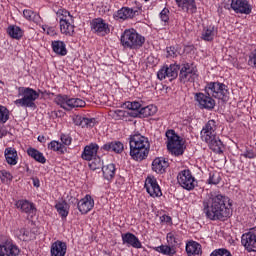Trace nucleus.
<instances>
[{
	"instance_id": "nucleus-1",
	"label": "nucleus",
	"mask_w": 256,
	"mask_h": 256,
	"mask_svg": "<svg viewBox=\"0 0 256 256\" xmlns=\"http://www.w3.org/2000/svg\"><path fill=\"white\" fill-rule=\"evenodd\" d=\"M203 211L210 221H223L232 215L229 198L221 194L211 195L203 201Z\"/></svg>"
},
{
	"instance_id": "nucleus-2",
	"label": "nucleus",
	"mask_w": 256,
	"mask_h": 256,
	"mask_svg": "<svg viewBox=\"0 0 256 256\" xmlns=\"http://www.w3.org/2000/svg\"><path fill=\"white\" fill-rule=\"evenodd\" d=\"M130 157L134 161H143L147 159L149 155V149H151V144H149V139L141 134H135L130 136Z\"/></svg>"
},
{
	"instance_id": "nucleus-3",
	"label": "nucleus",
	"mask_w": 256,
	"mask_h": 256,
	"mask_svg": "<svg viewBox=\"0 0 256 256\" xmlns=\"http://www.w3.org/2000/svg\"><path fill=\"white\" fill-rule=\"evenodd\" d=\"M18 97H22L14 101L17 107H26L30 109H35V101L39 97V93L32 88L19 87L18 88Z\"/></svg>"
},
{
	"instance_id": "nucleus-4",
	"label": "nucleus",
	"mask_w": 256,
	"mask_h": 256,
	"mask_svg": "<svg viewBox=\"0 0 256 256\" xmlns=\"http://www.w3.org/2000/svg\"><path fill=\"white\" fill-rule=\"evenodd\" d=\"M120 41L125 49H141L145 45V38L134 29L125 30Z\"/></svg>"
},
{
	"instance_id": "nucleus-5",
	"label": "nucleus",
	"mask_w": 256,
	"mask_h": 256,
	"mask_svg": "<svg viewBox=\"0 0 256 256\" xmlns=\"http://www.w3.org/2000/svg\"><path fill=\"white\" fill-rule=\"evenodd\" d=\"M205 92L207 95H212L214 99H219L224 103L229 99V90L227 89V85L221 82H210L205 87Z\"/></svg>"
},
{
	"instance_id": "nucleus-6",
	"label": "nucleus",
	"mask_w": 256,
	"mask_h": 256,
	"mask_svg": "<svg viewBox=\"0 0 256 256\" xmlns=\"http://www.w3.org/2000/svg\"><path fill=\"white\" fill-rule=\"evenodd\" d=\"M167 137V149L175 157H179V155H183V140L181 137L175 133V130H168L166 131Z\"/></svg>"
},
{
	"instance_id": "nucleus-7",
	"label": "nucleus",
	"mask_w": 256,
	"mask_h": 256,
	"mask_svg": "<svg viewBox=\"0 0 256 256\" xmlns=\"http://www.w3.org/2000/svg\"><path fill=\"white\" fill-rule=\"evenodd\" d=\"M177 181L183 189H186V191H193L197 185V181L195 180V177H193L191 170L180 171L177 175Z\"/></svg>"
},
{
	"instance_id": "nucleus-8",
	"label": "nucleus",
	"mask_w": 256,
	"mask_h": 256,
	"mask_svg": "<svg viewBox=\"0 0 256 256\" xmlns=\"http://www.w3.org/2000/svg\"><path fill=\"white\" fill-rule=\"evenodd\" d=\"M199 77L197 70L191 67L189 64H184L181 66L179 73V80L181 83H195V80Z\"/></svg>"
},
{
	"instance_id": "nucleus-9",
	"label": "nucleus",
	"mask_w": 256,
	"mask_h": 256,
	"mask_svg": "<svg viewBox=\"0 0 256 256\" xmlns=\"http://www.w3.org/2000/svg\"><path fill=\"white\" fill-rule=\"evenodd\" d=\"M179 75V65L171 64L169 67H163L157 73L158 79L163 81V79H169V81H173V79H177Z\"/></svg>"
},
{
	"instance_id": "nucleus-10",
	"label": "nucleus",
	"mask_w": 256,
	"mask_h": 256,
	"mask_svg": "<svg viewBox=\"0 0 256 256\" xmlns=\"http://www.w3.org/2000/svg\"><path fill=\"white\" fill-rule=\"evenodd\" d=\"M139 9L141 8L122 7L114 13L113 17L116 21H127V19H133V17L139 15Z\"/></svg>"
},
{
	"instance_id": "nucleus-11",
	"label": "nucleus",
	"mask_w": 256,
	"mask_h": 256,
	"mask_svg": "<svg viewBox=\"0 0 256 256\" xmlns=\"http://www.w3.org/2000/svg\"><path fill=\"white\" fill-rule=\"evenodd\" d=\"M241 243L249 253L256 251V232L255 228L251 229L249 232L245 233L241 237Z\"/></svg>"
},
{
	"instance_id": "nucleus-12",
	"label": "nucleus",
	"mask_w": 256,
	"mask_h": 256,
	"mask_svg": "<svg viewBox=\"0 0 256 256\" xmlns=\"http://www.w3.org/2000/svg\"><path fill=\"white\" fill-rule=\"evenodd\" d=\"M195 100L197 101L200 109H207L208 111L215 109V100L212 99V95L196 93Z\"/></svg>"
},
{
	"instance_id": "nucleus-13",
	"label": "nucleus",
	"mask_w": 256,
	"mask_h": 256,
	"mask_svg": "<svg viewBox=\"0 0 256 256\" xmlns=\"http://www.w3.org/2000/svg\"><path fill=\"white\" fill-rule=\"evenodd\" d=\"M231 9L241 15H251L252 7L247 0H232Z\"/></svg>"
},
{
	"instance_id": "nucleus-14",
	"label": "nucleus",
	"mask_w": 256,
	"mask_h": 256,
	"mask_svg": "<svg viewBox=\"0 0 256 256\" xmlns=\"http://www.w3.org/2000/svg\"><path fill=\"white\" fill-rule=\"evenodd\" d=\"M147 193L150 194V197H161L163 193L161 192V187L157 183V179L154 177H148L144 185Z\"/></svg>"
},
{
	"instance_id": "nucleus-15",
	"label": "nucleus",
	"mask_w": 256,
	"mask_h": 256,
	"mask_svg": "<svg viewBox=\"0 0 256 256\" xmlns=\"http://www.w3.org/2000/svg\"><path fill=\"white\" fill-rule=\"evenodd\" d=\"M91 25L93 31L101 37H105V35H108V33L111 31L109 29V24L105 23V20L101 18L92 20Z\"/></svg>"
},
{
	"instance_id": "nucleus-16",
	"label": "nucleus",
	"mask_w": 256,
	"mask_h": 256,
	"mask_svg": "<svg viewBox=\"0 0 256 256\" xmlns=\"http://www.w3.org/2000/svg\"><path fill=\"white\" fill-rule=\"evenodd\" d=\"M122 243L123 245H127V247H133L134 249H141L143 247L141 241H139V238H137V236L131 232L122 234Z\"/></svg>"
},
{
	"instance_id": "nucleus-17",
	"label": "nucleus",
	"mask_w": 256,
	"mask_h": 256,
	"mask_svg": "<svg viewBox=\"0 0 256 256\" xmlns=\"http://www.w3.org/2000/svg\"><path fill=\"white\" fill-rule=\"evenodd\" d=\"M78 210L82 215H85L95 207V201L91 198V195H86L77 204Z\"/></svg>"
},
{
	"instance_id": "nucleus-18",
	"label": "nucleus",
	"mask_w": 256,
	"mask_h": 256,
	"mask_svg": "<svg viewBox=\"0 0 256 256\" xmlns=\"http://www.w3.org/2000/svg\"><path fill=\"white\" fill-rule=\"evenodd\" d=\"M60 32L62 35H66L67 37H73L75 35V19L72 20H62L59 22Z\"/></svg>"
},
{
	"instance_id": "nucleus-19",
	"label": "nucleus",
	"mask_w": 256,
	"mask_h": 256,
	"mask_svg": "<svg viewBox=\"0 0 256 256\" xmlns=\"http://www.w3.org/2000/svg\"><path fill=\"white\" fill-rule=\"evenodd\" d=\"M178 7L182 9L185 13H197V4L195 0H175Z\"/></svg>"
},
{
	"instance_id": "nucleus-20",
	"label": "nucleus",
	"mask_w": 256,
	"mask_h": 256,
	"mask_svg": "<svg viewBox=\"0 0 256 256\" xmlns=\"http://www.w3.org/2000/svg\"><path fill=\"white\" fill-rule=\"evenodd\" d=\"M97 151H99V146L97 144L91 143L85 146L81 157L84 159V161H91L93 157L97 155Z\"/></svg>"
},
{
	"instance_id": "nucleus-21",
	"label": "nucleus",
	"mask_w": 256,
	"mask_h": 256,
	"mask_svg": "<svg viewBox=\"0 0 256 256\" xmlns=\"http://www.w3.org/2000/svg\"><path fill=\"white\" fill-rule=\"evenodd\" d=\"M167 167H169V162L165 158H156L152 162V170L160 175L165 173Z\"/></svg>"
},
{
	"instance_id": "nucleus-22",
	"label": "nucleus",
	"mask_w": 256,
	"mask_h": 256,
	"mask_svg": "<svg viewBox=\"0 0 256 256\" xmlns=\"http://www.w3.org/2000/svg\"><path fill=\"white\" fill-rule=\"evenodd\" d=\"M73 123L76 124L78 127L89 128V127H95V123H97V120L95 118H85L83 116H75L73 118Z\"/></svg>"
},
{
	"instance_id": "nucleus-23",
	"label": "nucleus",
	"mask_w": 256,
	"mask_h": 256,
	"mask_svg": "<svg viewBox=\"0 0 256 256\" xmlns=\"http://www.w3.org/2000/svg\"><path fill=\"white\" fill-rule=\"evenodd\" d=\"M15 205L17 209H20L22 213H27V215H34L35 211H37L33 203L27 200H18Z\"/></svg>"
},
{
	"instance_id": "nucleus-24",
	"label": "nucleus",
	"mask_w": 256,
	"mask_h": 256,
	"mask_svg": "<svg viewBox=\"0 0 256 256\" xmlns=\"http://www.w3.org/2000/svg\"><path fill=\"white\" fill-rule=\"evenodd\" d=\"M155 113H157V107L153 105H148L140 108V111L132 114V117H139L140 119H143L145 117H152V115H155Z\"/></svg>"
},
{
	"instance_id": "nucleus-25",
	"label": "nucleus",
	"mask_w": 256,
	"mask_h": 256,
	"mask_svg": "<svg viewBox=\"0 0 256 256\" xmlns=\"http://www.w3.org/2000/svg\"><path fill=\"white\" fill-rule=\"evenodd\" d=\"M67 253V243L62 241H56L51 246L52 256H64Z\"/></svg>"
},
{
	"instance_id": "nucleus-26",
	"label": "nucleus",
	"mask_w": 256,
	"mask_h": 256,
	"mask_svg": "<svg viewBox=\"0 0 256 256\" xmlns=\"http://www.w3.org/2000/svg\"><path fill=\"white\" fill-rule=\"evenodd\" d=\"M186 253L188 256H200L202 253L201 244L190 241L186 244Z\"/></svg>"
},
{
	"instance_id": "nucleus-27",
	"label": "nucleus",
	"mask_w": 256,
	"mask_h": 256,
	"mask_svg": "<svg viewBox=\"0 0 256 256\" xmlns=\"http://www.w3.org/2000/svg\"><path fill=\"white\" fill-rule=\"evenodd\" d=\"M102 149L104 151H113L114 153H123V149H125V146L119 142H108L102 146Z\"/></svg>"
},
{
	"instance_id": "nucleus-28",
	"label": "nucleus",
	"mask_w": 256,
	"mask_h": 256,
	"mask_svg": "<svg viewBox=\"0 0 256 256\" xmlns=\"http://www.w3.org/2000/svg\"><path fill=\"white\" fill-rule=\"evenodd\" d=\"M52 49L56 55H60L61 57H65L67 55V47L65 42L61 40H56L52 42Z\"/></svg>"
},
{
	"instance_id": "nucleus-29",
	"label": "nucleus",
	"mask_w": 256,
	"mask_h": 256,
	"mask_svg": "<svg viewBox=\"0 0 256 256\" xmlns=\"http://www.w3.org/2000/svg\"><path fill=\"white\" fill-rule=\"evenodd\" d=\"M2 249H4L7 256H19V253H21L19 247L11 241H7L5 245L2 246Z\"/></svg>"
},
{
	"instance_id": "nucleus-30",
	"label": "nucleus",
	"mask_w": 256,
	"mask_h": 256,
	"mask_svg": "<svg viewBox=\"0 0 256 256\" xmlns=\"http://www.w3.org/2000/svg\"><path fill=\"white\" fill-rule=\"evenodd\" d=\"M216 35L217 30L215 29V26H207L204 27L202 31L201 39H203V41H213Z\"/></svg>"
},
{
	"instance_id": "nucleus-31",
	"label": "nucleus",
	"mask_w": 256,
	"mask_h": 256,
	"mask_svg": "<svg viewBox=\"0 0 256 256\" xmlns=\"http://www.w3.org/2000/svg\"><path fill=\"white\" fill-rule=\"evenodd\" d=\"M206 143L209 145L211 151H214V153H223V142H221L219 137L216 136Z\"/></svg>"
},
{
	"instance_id": "nucleus-32",
	"label": "nucleus",
	"mask_w": 256,
	"mask_h": 256,
	"mask_svg": "<svg viewBox=\"0 0 256 256\" xmlns=\"http://www.w3.org/2000/svg\"><path fill=\"white\" fill-rule=\"evenodd\" d=\"M27 153L30 157H32V159H34L38 163H42V164L47 163V159L45 158V156H43V153H41L39 150L35 148H29L27 150Z\"/></svg>"
},
{
	"instance_id": "nucleus-33",
	"label": "nucleus",
	"mask_w": 256,
	"mask_h": 256,
	"mask_svg": "<svg viewBox=\"0 0 256 256\" xmlns=\"http://www.w3.org/2000/svg\"><path fill=\"white\" fill-rule=\"evenodd\" d=\"M5 159L8 165H17V150L14 148H6Z\"/></svg>"
},
{
	"instance_id": "nucleus-34",
	"label": "nucleus",
	"mask_w": 256,
	"mask_h": 256,
	"mask_svg": "<svg viewBox=\"0 0 256 256\" xmlns=\"http://www.w3.org/2000/svg\"><path fill=\"white\" fill-rule=\"evenodd\" d=\"M102 173L104 179L107 181H111L113 177H115V164H108L106 166H103Z\"/></svg>"
},
{
	"instance_id": "nucleus-35",
	"label": "nucleus",
	"mask_w": 256,
	"mask_h": 256,
	"mask_svg": "<svg viewBox=\"0 0 256 256\" xmlns=\"http://www.w3.org/2000/svg\"><path fill=\"white\" fill-rule=\"evenodd\" d=\"M167 243L170 245V247H177V245H181V238H179V235L176 234V232H170L166 236Z\"/></svg>"
},
{
	"instance_id": "nucleus-36",
	"label": "nucleus",
	"mask_w": 256,
	"mask_h": 256,
	"mask_svg": "<svg viewBox=\"0 0 256 256\" xmlns=\"http://www.w3.org/2000/svg\"><path fill=\"white\" fill-rule=\"evenodd\" d=\"M7 33L12 39H21L23 37V30L19 26H9L7 28Z\"/></svg>"
},
{
	"instance_id": "nucleus-37",
	"label": "nucleus",
	"mask_w": 256,
	"mask_h": 256,
	"mask_svg": "<svg viewBox=\"0 0 256 256\" xmlns=\"http://www.w3.org/2000/svg\"><path fill=\"white\" fill-rule=\"evenodd\" d=\"M154 250H156L158 253H162V255H169V256H172V255H175V253H177L175 251V248L171 245H161V246H158V247H155Z\"/></svg>"
},
{
	"instance_id": "nucleus-38",
	"label": "nucleus",
	"mask_w": 256,
	"mask_h": 256,
	"mask_svg": "<svg viewBox=\"0 0 256 256\" xmlns=\"http://www.w3.org/2000/svg\"><path fill=\"white\" fill-rule=\"evenodd\" d=\"M57 17L59 18V23H62V21H70L73 18V15H71L70 11H67L65 9H59L56 12Z\"/></svg>"
},
{
	"instance_id": "nucleus-39",
	"label": "nucleus",
	"mask_w": 256,
	"mask_h": 256,
	"mask_svg": "<svg viewBox=\"0 0 256 256\" xmlns=\"http://www.w3.org/2000/svg\"><path fill=\"white\" fill-rule=\"evenodd\" d=\"M48 149H51L52 151H57L58 153H65L67 151V147H65L62 143L57 142L55 140L51 141L48 144Z\"/></svg>"
},
{
	"instance_id": "nucleus-40",
	"label": "nucleus",
	"mask_w": 256,
	"mask_h": 256,
	"mask_svg": "<svg viewBox=\"0 0 256 256\" xmlns=\"http://www.w3.org/2000/svg\"><path fill=\"white\" fill-rule=\"evenodd\" d=\"M69 101V97L61 95H58L55 99V103H57V105H60V107H62V109H65V111H69Z\"/></svg>"
},
{
	"instance_id": "nucleus-41",
	"label": "nucleus",
	"mask_w": 256,
	"mask_h": 256,
	"mask_svg": "<svg viewBox=\"0 0 256 256\" xmlns=\"http://www.w3.org/2000/svg\"><path fill=\"white\" fill-rule=\"evenodd\" d=\"M89 168L92 170V171H97V170H100L101 171L103 170V160H101V158L97 157V158H93L92 160H89Z\"/></svg>"
},
{
	"instance_id": "nucleus-42",
	"label": "nucleus",
	"mask_w": 256,
	"mask_h": 256,
	"mask_svg": "<svg viewBox=\"0 0 256 256\" xmlns=\"http://www.w3.org/2000/svg\"><path fill=\"white\" fill-rule=\"evenodd\" d=\"M75 107H85V101L79 98H70L68 101V111L75 109Z\"/></svg>"
},
{
	"instance_id": "nucleus-43",
	"label": "nucleus",
	"mask_w": 256,
	"mask_h": 256,
	"mask_svg": "<svg viewBox=\"0 0 256 256\" xmlns=\"http://www.w3.org/2000/svg\"><path fill=\"white\" fill-rule=\"evenodd\" d=\"M200 135L202 141H205V143H207L208 141H211V139H215V137H217V132H209L202 129Z\"/></svg>"
},
{
	"instance_id": "nucleus-44",
	"label": "nucleus",
	"mask_w": 256,
	"mask_h": 256,
	"mask_svg": "<svg viewBox=\"0 0 256 256\" xmlns=\"http://www.w3.org/2000/svg\"><path fill=\"white\" fill-rule=\"evenodd\" d=\"M204 131H209L211 133H217V121L209 120L204 127L202 128Z\"/></svg>"
},
{
	"instance_id": "nucleus-45",
	"label": "nucleus",
	"mask_w": 256,
	"mask_h": 256,
	"mask_svg": "<svg viewBox=\"0 0 256 256\" xmlns=\"http://www.w3.org/2000/svg\"><path fill=\"white\" fill-rule=\"evenodd\" d=\"M220 182H221V174H219V172H210L208 183L210 185H219Z\"/></svg>"
},
{
	"instance_id": "nucleus-46",
	"label": "nucleus",
	"mask_w": 256,
	"mask_h": 256,
	"mask_svg": "<svg viewBox=\"0 0 256 256\" xmlns=\"http://www.w3.org/2000/svg\"><path fill=\"white\" fill-rule=\"evenodd\" d=\"M127 109H129L130 115L133 116L137 111H141V103L139 102H128Z\"/></svg>"
},
{
	"instance_id": "nucleus-47",
	"label": "nucleus",
	"mask_w": 256,
	"mask_h": 256,
	"mask_svg": "<svg viewBox=\"0 0 256 256\" xmlns=\"http://www.w3.org/2000/svg\"><path fill=\"white\" fill-rule=\"evenodd\" d=\"M9 121V110L5 106H0V123Z\"/></svg>"
},
{
	"instance_id": "nucleus-48",
	"label": "nucleus",
	"mask_w": 256,
	"mask_h": 256,
	"mask_svg": "<svg viewBox=\"0 0 256 256\" xmlns=\"http://www.w3.org/2000/svg\"><path fill=\"white\" fill-rule=\"evenodd\" d=\"M67 204L65 203H57L55 205L57 212L59 213V215H61V217H67L69 215V211H67V208H65Z\"/></svg>"
},
{
	"instance_id": "nucleus-49",
	"label": "nucleus",
	"mask_w": 256,
	"mask_h": 256,
	"mask_svg": "<svg viewBox=\"0 0 256 256\" xmlns=\"http://www.w3.org/2000/svg\"><path fill=\"white\" fill-rule=\"evenodd\" d=\"M210 256H233L231 254V252L225 248H220V249H216L214 250Z\"/></svg>"
},
{
	"instance_id": "nucleus-50",
	"label": "nucleus",
	"mask_w": 256,
	"mask_h": 256,
	"mask_svg": "<svg viewBox=\"0 0 256 256\" xmlns=\"http://www.w3.org/2000/svg\"><path fill=\"white\" fill-rule=\"evenodd\" d=\"M18 237L21 241H28L29 239V230L22 228L19 230Z\"/></svg>"
},
{
	"instance_id": "nucleus-51",
	"label": "nucleus",
	"mask_w": 256,
	"mask_h": 256,
	"mask_svg": "<svg viewBox=\"0 0 256 256\" xmlns=\"http://www.w3.org/2000/svg\"><path fill=\"white\" fill-rule=\"evenodd\" d=\"M169 9L164 8L161 12H160V19L161 21H163L164 23H168L169 22Z\"/></svg>"
},
{
	"instance_id": "nucleus-52",
	"label": "nucleus",
	"mask_w": 256,
	"mask_h": 256,
	"mask_svg": "<svg viewBox=\"0 0 256 256\" xmlns=\"http://www.w3.org/2000/svg\"><path fill=\"white\" fill-rule=\"evenodd\" d=\"M23 15L25 19H27L28 21H32V19L35 17V12H33L32 10L26 9L23 11Z\"/></svg>"
},
{
	"instance_id": "nucleus-53",
	"label": "nucleus",
	"mask_w": 256,
	"mask_h": 256,
	"mask_svg": "<svg viewBox=\"0 0 256 256\" xmlns=\"http://www.w3.org/2000/svg\"><path fill=\"white\" fill-rule=\"evenodd\" d=\"M63 145H70L71 144V136L67 135V134H62L60 137Z\"/></svg>"
},
{
	"instance_id": "nucleus-54",
	"label": "nucleus",
	"mask_w": 256,
	"mask_h": 256,
	"mask_svg": "<svg viewBox=\"0 0 256 256\" xmlns=\"http://www.w3.org/2000/svg\"><path fill=\"white\" fill-rule=\"evenodd\" d=\"M167 54L168 57H177V49H175L173 46H170L167 48Z\"/></svg>"
},
{
	"instance_id": "nucleus-55",
	"label": "nucleus",
	"mask_w": 256,
	"mask_h": 256,
	"mask_svg": "<svg viewBox=\"0 0 256 256\" xmlns=\"http://www.w3.org/2000/svg\"><path fill=\"white\" fill-rule=\"evenodd\" d=\"M243 156L246 158V159H255L256 157V154L255 152H253V150H247Z\"/></svg>"
},
{
	"instance_id": "nucleus-56",
	"label": "nucleus",
	"mask_w": 256,
	"mask_h": 256,
	"mask_svg": "<svg viewBox=\"0 0 256 256\" xmlns=\"http://www.w3.org/2000/svg\"><path fill=\"white\" fill-rule=\"evenodd\" d=\"M1 175H2V177H4V179H8L9 181H11V179H13V176L11 175V173H9L5 170L1 171Z\"/></svg>"
},
{
	"instance_id": "nucleus-57",
	"label": "nucleus",
	"mask_w": 256,
	"mask_h": 256,
	"mask_svg": "<svg viewBox=\"0 0 256 256\" xmlns=\"http://www.w3.org/2000/svg\"><path fill=\"white\" fill-rule=\"evenodd\" d=\"M3 137H7V130L0 128V139H3Z\"/></svg>"
},
{
	"instance_id": "nucleus-58",
	"label": "nucleus",
	"mask_w": 256,
	"mask_h": 256,
	"mask_svg": "<svg viewBox=\"0 0 256 256\" xmlns=\"http://www.w3.org/2000/svg\"><path fill=\"white\" fill-rule=\"evenodd\" d=\"M33 185H34V187H40V182H39V179H37V178H34L33 179Z\"/></svg>"
},
{
	"instance_id": "nucleus-59",
	"label": "nucleus",
	"mask_w": 256,
	"mask_h": 256,
	"mask_svg": "<svg viewBox=\"0 0 256 256\" xmlns=\"http://www.w3.org/2000/svg\"><path fill=\"white\" fill-rule=\"evenodd\" d=\"M162 221H165L166 223H171V217L170 216H162Z\"/></svg>"
},
{
	"instance_id": "nucleus-60",
	"label": "nucleus",
	"mask_w": 256,
	"mask_h": 256,
	"mask_svg": "<svg viewBox=\"0 0 256 256\" xmlns=\"http://www.w3.org/2000/svg\"><path fill=\"white\" fill-rule=\"evenodd\" d=\"M39 143H45V136H38Z\"/></svg>"
},
{
	"instance_id": "nucleus-61",
	"label": "nucleus",
	"mask_w": 256,
	"mask_h": 256,
	"mask_svg": "<svg viewBox=\"0 0 256 256\" xmlns=\"http://www.w3.org/2000/svg\"><path fill=\"white\" fill-rule=\"evenodd\" d=\"M2 251H3V245H0V256H5V254H3Z\"/></svg>"
},
{
	"instance_id": "nucleus-62",
	"label": "nucleus",
	"mask_w": 256,
	"mask_h": 256,
	"mask_svg": "<svg viewBox=\"0 0 256 256\" xmlns=\"http://www.w3.org/2000/svg\"><path fill=\"white\" fill-rule=\"evenodd\" d=\"M144 1H149V0H144Z\"/></svg>"
}]
</instances>
